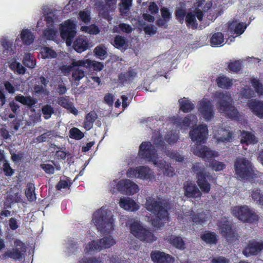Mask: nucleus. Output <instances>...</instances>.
I'll return each mask as SVG.
<instances>
[{
    "mask_svg": "<svg viewBox=\"0 0 263 263\" xmlns=\"http://www.w3.org/2000/svg\"><path fill=\"white\" fill-rule=\"evenodd\" d=\"M153 145L150 142H143L140 145L138 155L147 161L152 163L158 168V171L161 172L164 175L173 176L174 174V170L166 162L159 159L158 154L154 148L155 147L164 149V142L162 141V137L159 132H157L152 137Z\"/></svg>",
    "mask_w": 263,
    "mask_h": 263,
    "instance_id": "f257e3e1",
    "label": "nucleus"
},
{
    "mask_svg": "<svg viewBox=\"0 0 263 263\" xmlns=\"http://www.w3.org/2000/svg\"><path fill=\"white\" fill-rule=\"evenodd\" d=\"M208 131L205 125H200L190 133V136L196 144L192 147V151L196 156L202 158L206 161H210L219 155L217 152L211 150L208 147L200 145L207 138Z\"/></svg>",
    "mask_w": 263,
    "mask_h": 263,
    "instance_id": "f03ea898",
    "label": "nucleus"
},
{
    "mask_svg": "<svg viewBox=\"0 0 263 263\" xmlns=\"http://www.w3.org/2000/svg\"><path fill=\"white\" fill-rule=\"evenodd\" d=\"M144 207L154 214L149 220L153 227L160 228L168 221V212L163 207L160 198L153 196L147 197Z\"/></svg>",
    "mask_w": 263,
    "mask_h": 263,
    "instance_id": "7ed1b4c3",
    "label": "nucleus"
},
{
    "mask_svg": "<svg viewBox=\"0 0 263 263\" xmlns=\"http://www.w3.org/2000/svg\"><path fill=\"white\" fill-rule=\"evenodd\" d=\"M216 106L219 112L231 119L239 120L241 116L237 109L232 104L231 94L228 91H217L214 94Z\"/></svg>",
    "mask_w": 263,
    "mask_h": 263,
    "instance_id": "20e7f679",
    "label": "nucleus"
},
{
    "mask_svg": "<svg viewBox=\"0 0 263 263\" xmlns=\"http://www.w3.org/2000/svg\"><path fill=\"white\" fill-rule=\"evenodd\" d=\"M92 222L100 232L109 233L114 229V219L111 211L102 207L96 211L92 217Z\"/></svg>",
    "mask_w": 263,
    "mask_h": 263,
    "instance_id": "39448f33",
    "label": "nucleus"
},
{
    "mask_svg": "<svg viewBox=\"0 0 263 263\" xmlns=\"http://www.w3.org/2000/svg\"><path fill=\"white\" fill-rule=\"evenodd\" d=\"M126 225L129 226L130 233L140 240L148 243L156 240L157 237L149 229L138 219H131L128 220Z\"/></svg>",
    "mask_w": 263,
    "mask_h": 263,
    "instance_id": "423d86ee",
    "label": "nucleus"
},
{
    "mask_svg": "<svg viewBox=\"0 0 263 263\" xmlns=\"http://www.w3.org/2000/svg\"><path fill=\"white\" fill-rule=\"evenodd\" d=\"M234 168L235 174L240 179H247L254 177V170L252 163L246 158H237Z\"/></svg>",
    "mask_w": 263,
    "mask_h": 263,
    "instance_id": "0eeeda50",
    "label": "nucleus"
},
{
    "mask_svg": "<svg viewBox=\"0 0 263 263\" xmlns=\"http://www.w3.org/2000/svg\"><path fill=\"white\" fill-rule=\"evenodd\" d=\"M232 214L243 222H255L258 221V216L248 206H235L232 209Z\"/></svg>",
    "mask_w": 263,
    "mask_h": 263,
    "instance_id": "6e6552de",
    "label": "nucleus"
},
{
    "mask_svg": "<svg viewBox=\"0 0 263 263\" xmlns=\"http://www.w3.org/2000/svg\"><path fill=\"white\" fill-rule=\"evenodd\" d=\"M192 169L194 172L196 173L197 184L204 193H208L211 189V185L205 180L206 178L210 179L209 173L205 172L204 166L200 163H196L193 165Z\"/></svg>",
    "mask_w": 263,
    "mask_h": 263,
    "instance_id": "1a4fd4ad",
    "label": "nucleus"
},
{
    "mask_svg": "<svg viewBox=\"0 0 263 263\" xmlns=\"http://www.w3.org/2000/svg\"><path fill=\"white\" fill-rule=\"evenodd\" d=\"M60 34L62 39L66 41L68 46H70L73 38L76 34V23L74 20H68L61 24Z\"/></svg>",
    "mask_w": 263,
    "mask_h": 263,
    "instance_id": "9d476101",
    "label": "nucleus"
},
{
    "mask_svg": "<svg viewBox=\"0 0 263 263\" xmlns=\"http://www.w3.org/2000/svg\"><path fill=\"white\" fill-rule=\"evenodd\" d=\"M126 175L128 178H135L150 181H152L155 178L153 170L148 167L144 166L129 168L126 172Z\"/></svg>",
    "mask_w": 263,
    "mask_h": 263,
    "instance_id": "9b49d317",
    "label": "nucleus"
},
{
    "mask_svg": "<svg viewBox=\"0 0 263 263\" xmlns=\"http://www.w3.org/2000/svg\"><path fill=\"white\" fill-rule=\"evenodd\" d=\"M199 114L206 121H209L214 117V106L212 100L203 98L198 104Z\"/></svg>",
    "mask_w": 263,
    "mask_h": 263,
    "instance_id": "f8f14e48",
    "label": "nucleus"
},
{
    "mask_svg": "<svg viewBox=\"0 0 263 263\" xmlns=\"http://www.w3.org/2000/svg\"><path fill=\"white\" fill-rule=\"evenodd\" d=\"M14 248L8 250L3 255V258L7 257L14 260L21 259L26 252V246L22 241L16 239L14 242Z\"/></svg>",
    "mask_w": 263,
    "mask_h": 263,
    "instance_id": "ddd939ff",
    "label": "nucleus"
},
{
    "mask_svg": "<svg viewBox=\"0 0 263 263\" xmlns=\"http://www.w3.org/2000/svg\"><path fill=\"white\" fill-rule=\"evenodd\" d=\"M171 121L177 127L182 129H186L189 126L195 125L197 122V118L194 115H190L181 119L179 117H173L171 118Z\"/></svg>",
    "mask_w": 263,
    "mask_h": 263,
    "instance_id": "4468645a",
    "label": "nucleus"
},
{
    "mask_svg": "<svg viewBox=\"0 0 263 263\" xmlns=\"http://www.w3.org/2000/svg\"><path fill=\"white\" fill-rule=\"evenodd\" d=\"M263 250V241L252 240L243 251V254L246 257L257 255Z\"/></svg>",
    "mask_w": 263,
    "mask_h": 263,
    "instance_id": "2eb2a0df",
    "label": "nucleus"
},
{
    "mask_svg": "<svg viewBox=\"0 0 263 263\" xmlns=\"http://www.w3.org/2000/svg\"><path fill=\"white\" fill-rule=\"evenodd\" d=\"M196 18L201 21L203 18L202 12L199 9H196L188 12L186 15L185 22L188 27L193 29L196 28L198 26Z\"/></svg>",
    "mask_w": 263,
    "mask_h": 263,
    "instance_id": "dca6fc26",
    "label": "nucleus"
},
{
    "mask_svg": "<svg viewBox=\"0 0 263 263\" xmlns=\"http://www.w3.org/2000/svg\"><path fill=\"white\" fill-rule=\"evenodd\" d=\"M219 230L220 233L226 237L228 240L231 241L237 239V235L232 229L230 222L227 220L223 219L220 222Z\"/></svg>",
    "mask_w": 263,
    "mask_h": 263,
    "instance_id": "f3484780",
    "label": "nucleus"
},
{
    "mask_svg": "<svg viewBox=\"0 0 263 263\" xmlns=\"http://www.w3.org/2000/svg\"><path fill=\"white\" fill-rule=\"evenodd\" d=\"M247 27V25L245 23L237 20H234L229 24L228 32L231 36L234 34L237 35H240L243 33Z\"/></svg>",
    "mask_w": 263,
    "mask_h": 263,
    "instance_id": "a211bd4d",
    "label": "nucleus"
},
{
    "mask_svg": "<svg viewBox=\"0 0 263 263\" xmlns=\"http://www.w3.org/2000/svg\"><path fill=\"white\" fill-rule=\"evenodd\" d=\"M214 137L218 143L220 142L226 143L232 140V133L229 129L220 127L215 131Z\"/></svg>",
    "mask_w": 263,
    "mask_h": 263,
    "instance_id": "6ab92c4d",
    "label": "nucleus"
},
{
    "mask_svg": "<svg viewBox=\"0 0 263 263\" xmlns=\"http://www.w3.org/2000/svg\"><path fill=\"white\" fill-rule=\"evenodd\" d=\"M153 261L157 263H173L174 258L169 254L160 251H153L151 253Z\"/></svg>",
    "mask_w": 263,
    "mask_h": 263,
    "instance_id": "aec40b11",
    "label": "nucleus"
},
{
    "mask_svg": "<svg viewBox=\"0 0 263 263\" xmlns=\"http://www.w3.org/2000/svg\"><path fill=\"white\" fill-rule=\"evenodd\" d=\"M119 204L122 209L128 211H135L139 209V204L132 198L128 197H121Z\"/></svg>",
    "mask_w": 263,
    "mask_h": 263,
    "instance_id": "412c9836",
    "label": "nucleus"
},
{
    "mask_svg": "<svg viewBox=\"0 0 263 263\" xmlns=\"http://www.w3.org/2000/svg\"><path fill=\"white\" fill-rule=\"evenodd\" d=\"M184 189L185 195L187 197L195 198L201 196V192L193 182H186L184 183Z\"/></svg>",
    "mask_w": 263,
    "mask_h": 263,
    "instance_id": "4be33fe9",
    "label": "nucleus"
},
{
    "mask_svg": "<svg viewBox=\"0 0 263 263\" xmlns=\"http://www.w3.org/2000/svg\"><path fill=\"white\" fill-rule=\"evenodd\" d=\"M74 66H81L83 67L89 68L92 67L95 70L100 71L103 68V64L99 62L91 61L90 59H83L74 62Z\"/></svg>",
    "mask_w": 263,
    "mask_h": 263,
    "instance_id": "5701e85b",
    "label": "nucleus"
},
{
    "mask_svg": "<svg viewBox=\"0 0 263 263\" xmlns=\"http://www.w3.org/2000/svg\"><path fill=\"white\" fill-rule=\"evenodd\" d=\"M184 218L185 219H189L194 224H202L208 218L207 215L204 213H200L198 214H194L193 211L186 212L184 213Z\"/></svg>",
    "mask_w": 263,
    "mask_h": 263,
    "instance_id": "b1692460",
    "label": "nucleus"
},
{
    "mask_svg": "<svg viewBox=\"0 0 263 263\" xmlns=\"http://www.w3.org/2000/svg\"><path fill=\"white\" fill-rule=\"evenodd\" d=\"M121 183L123 184V190L121 193L127 195H133L139 191V186L135 183L129 179L122 180Z\"/></svg>",
    "mask_w": 263,
    "mask_h": 263,
    "instance_id": "393cba45",
    "label": "nucleus"
},
{
    "mask_svg": "<svg viewBox=\"0 0 263 263\" xmlns=\"http://www.w3.org/2000/svg\"><path fill=\"white\" fill-rule=\"evenodd\" d=\"M248 104L254 115L263 119V101L252 99L249 101Z\"/></svg>",
    "mask_w": 263,
    "mask_h": 263,
    "instance_id": "a878e982",
    "label": "nucleus"
},
{
    "mask_svg": "<svg viewBox=\"0 0 263 263\" xmlns=\"http://www.w3.org/2000/svg\"><path fill=\"white\" fill-rule=\"evenodd\" d=\"M216 83L218 86L221 88L229 89L232 86L235 80L230 79L223 74H220L217 78Z\"/></svg>",
    "mask_w": 263,
    "mask_h": 263,
    "instance_id": "bb28decb",
    "label": "nucleus"
},
{
    "mask_svg": "<svg viewBox=\"0 0 263 263\" xmlns=\"http://www.w3.org/2000/svg\"><path fill=\"white\" fill-rule=\"evenodd\" d=\"M240 142L242 144H255L258 142L257 138L253 133L242 131L241 133Z\"/></svg>",
    "mask_w": 263,
    "mask_h": 263,
    "instance_id": "cd10ccee",
    "label": "nucleus"
},
{
    "mask_svg": "<svg viewBox=\"0 0 263 263\" xmlns=\"http://www.w3.org/2000/svg\"><path fill=\"white\" fill-rule=\"evenodd\" d=\"M7 201L10 204L14 202H21V192L17 187H14L10 190L7 197Z\"/></svg>",
    "mask_w": 263,
    "mask_h": 263,
    "instance_id": "c85d7f7f",
    "label": "nucleus"
},
{
    "mask_svg": "<svg viewBox=\"0 0 263 263\" xmlns=\"http://www.w3.org/2000/svg\"><path fill=\"white\" fill-rule=\"evenodd\" d=\"M101 251L98 240H91L86 244L84 248L85 254H93Z\"/></svg>",
    "mask_w": 263,
    "mask_h": 263,
    "instance_id": "c756f323",
    "label": "nucleus"
},
{
    "mask_svg": "<svg viewBox=\"0 0 263 263\" xmlns=\"http://www.w3.org/2000/svg\"><path fill=\"white\" fill-rule=\"evenodd\" d=\"M58 103L61 106L66 108L69 111L74 115L78 114L77 109L73 106L72 104L69 102L67 97H61L58 98Z\"/></svg>",
    "mask_w": 263,
    "mask_h": 263,
    "instance_id": "7c9ffc66",
    "label": "nucleus"
},
{
    "mask_svg": "<svg viewBox=\"0 0 263 263\" xmlns=\"http://www.w3.org/2000/svg\"><path fill=\"white\" fill-rule=\"evenodd\" d=\"M88 44L87 40L84 37H79L73 43V48L74 50L81 53L87 49Z\"/></svg>",
    "mask_w": 263,
    "mask_h": 263,
    "instance_id": "2f4dec72",
    "label": "nucleus"
},
{
    "mask_svg": "<svg viewBox=\"0 0 263 263\" xmlns=\"http://www.w3.org/2000/svg\"><path fill=\"white\" fill-rule=\"evenodd\" d=\"M101 250L103 249H107L116 244L115 239L111 236H104L98 240Z\"/></svg>",
    "mask_w": 263,
    "mask_h": 263,
    "instance_id": "473e14b6",
    "label": "nucleus"
},
{
    "mask_svg": "<svg viewBox=\"0 0 263 263\" xmlns=\"http://www.w3.org/2000/svg\"><path fill=\"white\" fill-rule=\"evenodd\" d=\"M224 39L221 32H216L212 34L210 39V44L213 47L222 46L224 44Z\"/></svg>",
    "mask_w": 263,
    "mask_h": 263,
    "instance_id": "72a5a7b5",
    "label": "nucleus"
},
{
    "mask_svg": "<svg viewBox=\"0 0 263 263\" xmlns=\"http://www.w3.org/2000/svg\"><path fill=\"white\" fill-rule=\"evenodd\" d=\"M136 76V73L133 70L122 73L119 76V80L121 83L125 84L129 83Z\"/></svg>",
    "mask_w": 263,
    "mask_h": 263,
    "instance_id": "f704fd0d",
    "label": "nucleus"
},
{
    "mask_svg": "<svg viewBox=\"0 0 263 263\" xmlns=\"http://www.w3.org/2000/svg\"><path fill=\"white\" fill-rule=\"evenodd\" d=\"M167 241L175 248L183 250L185 248V243L180 237L172 235L167 238Z\"/></svg>",
    "mask_w": 263,
    "mask_h": 263,
    "instance_id": "c9c22d12",
    "label": "nucleus"
},
{
    "mask_svg": "<svg viewBox=\"0 0 263 263\" xmlns=\"http://www.w3.org/2000/svg\"><path fill=\"white\" fill-rule=\"evenodd\" d=\"M97 118V115L94 111H91L85 117L84 127L87 130H90L93 126L95 121Z\"/></svg>",
    "mask_w": 263,
    "mask_h": 263,
    "instance_id": "e433bc0d",
    "label": "nucleus"
},
{
    "mask_svg": "<svg viewBox=\"0 0 263 263\" xmlns=\"http://www.w3.org/2000/svg\"><path fill=\"white\" fill-rule=\"evenodd\" d=\"M21 39L23 43L26 45H30L33 41L34 37L30 30L23 29L20 34Z\"/></svg>",
    "mask_w": 263,
    "mask_h": 263,
    "instance_id": "4c0bfd02",
    "label": "nucleus"
},
{
    "mask_svg": "<svg viewBox=\"0 0 263 263\" xmlns=\"http://www.w3.org/2000/svg\"><path fill=\"white\" fill-rule=\"evenodd\" d=\"M180 108L183 112H187L194 108V105L186 98H182L179 100Z\"/></svg>",
    "mask_w": 263,
    "mask_h": 263,
    "instance_id": "58836bf2",
    "label": "nucleus"
},
{
    "mask_svg": "<svg viewBox=\"0 0 263 263\" xmlns=\"http://www.w3.org/2000/svg\"><path fill=\"white\" fill-rule=\"evenodd\" d=\"M16 101L19 102L24 105L31 106L35 104L36 101L30 96H24L17 95L15 98Z\"/></svg>",
    "mask_w": 263,
    "mask_h": 263,
    "instance_id": "ea45409f",
    "label": "nucleus"
},
{
    "mask_svg": "<svg viewBox=\"0 0 263 263\" xmlns=\"http://www.w3.org/2000/svg\"><path fill=\"white\" fill-rule=\"evenodd\" d=\"M113 45L120 49H125L127 47L126 39L121 35H117L114 39Z\"/></svg>",
    "mask_w": 263,
    "mask_h": 263,
    "instance_id": "a19ab883",
    "label": "nucleus"
},
{
    "mask_svg": "<svg viewBox=\"0 0 263 263\" xmlns=\"http://www.w3.org/2000/svg\"><path fill=\"white\" fill-rule=\"evenodd\" d=\"M41 56L43 59L55 58L57 57L56 52L48 47H44L41 49Z\"/></svg>",
    "mask_w": 263,
    "mask_h": 263,
    "instance_id": "79ce46f5",
    "label": "nucleus"
},
{
    "mask_svg": "<svg viewBox=\"0 0 263 263\" xmlns=\"http://www.w3.org/2000/svg\"><path fill=\"white\" fill-rule=\"evenodd\" d=\"M84 76V71L79 68L74 69L72 70V80L76 85H78L79 84L80 81L83 78Z\"/></svg>",
    "mask_w": 263,
    "mask_h": 263,
    "instance_id": "37998d69",
    "label": "nucleus"
},
{
    "mask_svg": "<svg viewBox=\"0 0 263 263\" xmlns=\"http://www.w3.org/2000/svg\"><path fill=\"white\" fill-rule=\"evenodd\" d=\"M43 13L45 16V19L46 20V23L48 26L52 25L53 22V14L51 12V10L50 7L47 6H44L42 8Z\"/></svg>",
    "mask_w": 263,
    "mask_h": 263,
    "instance_id": "c03bdc74",
    "label": "nucleus"
},
{
    "mask_svg": "<svg viewBox=\"0 0 263 263\" xmlns=\"http://www.w3.org/2000/svg\"><path fill=\"white\" fill-rule=\"evenodd\" d=\"M23 63L25 66L30 68H33L36 65L34 57L28 53L25 54L23 60Z\"/></svg>",
    "mask_w": 263,
    "mask_h": 263,
    "instance_id": "a18cd8bd",
    "label": "nucleus"
},
{
    "mask_svg": "<svg viewBox=\"0 0 263 263\" xmlns=\"http://www.w3.org/2000/svg\"><path fill=\"white\" fill-rule=\"evenodd\" d=\"M35 187L32 183L27 184V188L25 191V195L28 200L32 201L36 200V197L34 193Z\"/></svg>",
    "mask_w": 263,
    "mask_h": 263,
    "instance_id": "49530a36",
    "label": "nucleus"
},
{
    "mask_svg": "<svg viewBox=\"0 0 263 263\" xmlns=\"http://www.w3.org/2000/svg\"><path fill=\"white\" fill-rule=\"evenodd\" d=\"M133 30V27L126 23H121L119 26H115L112 29L114 32H120V31L126 33H129Z\"/></svg>",
    "mask_w": 263,
    "mask_h": 263,
    "instance_id": "de8ad7c7",
    "label": "nucleus"
},
{
    "mask_svg": "<svg viewBox=\"0 0 263 263\" xmlns=\"http://www.w3.org/2000/svg\"><path fill=\"white\" fill-rule=\"evenodd\" d=\"M10 69L16 72L18 74H24L25 72L26 69L23 65L19 62H17L16 60L12 61L10 64Z\"/></svg>",
    "mask_w": 263,
    "mask_h": 263,
    "instance_id": "09e8293b",
    "label": "nucleus"
},
{
    "mask_svg": "<svg viewBox=\"0 0 263 263\" xmlns=\"http://www.w3.org/2000/svg\"><path fill=\"white\" fill-rule=\"evenodd\" d=\"M201 237L202 240L209 243H214L217 240L216 235L213 232H206Z\"/></svg>",
    "mask_w": 263,
    "mask_h": 263,
    "instance_id": "8fccbe9b",
    "label": "nucleus"
},
{
    "mask_svg": "<svg viewBox=\"0 0 263 263\" xmlns=\"http://www.w3.org/2000/svg\"><path fill=\"white\" fill-rule=\"evenodd\" d=\"M81 31L88 33L90 34H97L100 32V29L98 26L93 24L89 26H83L81 27Z\"/></svg>",
    "mask_w": 263,
    "mask_h": 263,
    "instance_id": "3c124183",
    "label": "nucleus"
},
{
    "mask_svg": "<svg viewBox=\"0 0 263 263\" xmlns=\"http://www.w3.org/2000/svg\"><path fill=\"white\" fill-rule=\"evenodd\" d=\"M252 86L255 90L256 92L259 95H263V86L259 80L256 78L251 80Z\"/></svg>",
    "mask_w": 263,
    "mask_h": 263,
    "instance_id": "603ef678",
    "label": "nucleus"
},
{
    "mask_svg": "<svg viewBox=\"0 0 263 263\" xmlns=\"http://www.w3.org/2000/svg\"><path fill=\"white\" fill-rule=\"evenodd\" d=\"M90 12L88 9L81 11L79 14V20L85 24H88L90 21Z\"/></svg>",
    "mask_w": 263,
    "mask_h": 263,
    "instance_id": "864d4df0",
    "label": "nucleus"
},
{
    "mask_svg": "<svg viewBox=\"0 0 263 263\" xmlns=\"http://www.w3.org/2000/svg\"><path fill=\"white\" fill-rule=\"evenodd\" d=\"M94 53L100 59H104L106 57L107 52L106 48L104 46L99 45L95 48Z\"/></svg>",
    "mask_w": 263,
    "mask_h": 263,
    "instance_id": "5fc2aeb1",
    "label": "nucleus"
},
{
    "mask_svg": "<svg viewBox=\"0 0 263 263\" xmlns=\"http://www.w3.org/2000/svg\"><path fill=\"white\" fill-rule=\"evenodd\" d=\"M42 111L45 119H48L51 117L52 114L54 112L53 108L49 105L43 106Z\"/></svg>",
    "mask_w": 263,
    "mask_h": 263,
    "instance_id": "6e6d98bb",
    "label": "nucleus"
},
{
    "mask_svg": "<svg viewBox=\"0 0 263 263\" xmlns=\"http://www.w3.org/2000/svg\"><path fill=\"white\" fill-rule=\"evenodd\" d=\"M252 198L260 205H263V195L260 193V190L254 189L252 191Z\"/></svg>",
    "mask_w": 263,
    "mask_h": 263,
    "instance_id": "4d7b16f0",
    "label": "nucleus"
},
{
    "mask_svg": "<svg viewBox=\"0 0 263 263\" xmlns=\"http://www.w3.org/2000/svg\"><path fill=\"white\" fill-rule=\"evenodd\" d=\"M70 137L77 140L81 139L84 137V134L78 128L73 127L69 131Z\"/></svg>",
    "mask_w": 263,
    "mask_h": 263,
    "instance_id": "13d9d810",
    "label": "nucleus"
},
{
    "mask_svg": "<svg viewBox=\"0 0 263 263\" xmlns=\"http://www.w3.org/2000/svg\"><path fill=\"white\" fill-rule=\"evenodd\" d=\"M79 60L73 59L70 65H63L61 67L60 69L65 76L69 74L72 70V68L76 67H81V66H74L73 63L74 62H78Z\"/></svg>",
    "mask_w": 263,
    "mask_h": 263,
    "instance_id": "bf43d9fd",
    "label": "nucleus"
},
{
    "mask_svg": "<svg viewBox=\"0 0 263 263\" xmlns=\"http://www.w3.org/2000/svg\"><path fill=\"white\" fill-rule=\"evenodd\" d=\"M44 34L47 39L54 40L57 36L58 32L53 28H48L45 30Z\"/></svg>",
    "mask_w": 263,
    "mask_h": 263,
    "instance_id": "052dcab7",
    "label": "nucleus"
},
{
    "mask_svg": "<svg viewBox=\"0 0 263 263\" xmlns=\"http://www.w3.org/2000/svg\"><path fill=\"white\" fill-rule=\"evenodd\" d=\"M80 6L79 2L78 0H70L67 4L64 10L66 11H72L75 9H77Z\"/></svg>",
    "mask_w": 263,
    "mask_h": 263,
    "instance_id": "680f3d73",
    "label": "nucleus"
},
{
    "mask_svg": "<svg viewBox=\"0 0 263 263\" xmlns=\"http://www.w3.org/2000/svg\"><path fill=\"white\" fill-rule=\"evenodd\" d=\"M229 69L232 72H237L242 67V63L240 61H236L231 62L228 65Z\"/></svg>",
    "mask_w": 263,
    "mask_h": 263,
    "instance_id": "e2e57ef3",
    "label": "nucleus"
},
{
    "mask_svg": "<svg viewBox=\"0 0 263 263\" xmlns=\"http://www.w3.org/2000/svg\"><path fill=\"white\" fill-rule=\"evenodd\" d=\"M165 154L171 158L175 159L176 161L180 162L183 160V157L180 153L176 152L165 151Z\"/></svg>",
    "mask_w": 263,
    "mask_h": 263,
    "instance_id": "0e129e2a",
    "label": "nucleus"
},
{
    "mask_svg": "<svg viewBox=\"0 0 263 263\" xmlns=\"http://www.w3.org/2000/svg\"><path fill=\"white\" fill-rule=\"evenodd\" d=\"M209 166L215 171H220L224 168L226 165L222 162L214 161L210 162Z\"/></svg>",
    "mask_w": 263,
    "mask_h": 263,
    "instance_id": "69168bd1",
    "label": "nucleus"
},
{
    "mask_svg": "<svg viewBox=\"0 0 263 263\" xmlns=\"http://www.w3.org/2000/svg\"><path fill=\"white\" fill-rule=\"evenodd\" d=\"M1 42L2 46L9 52L10 54H12L14 53V50L12 49V42L8 41L6 39H3Z\"/></svg>",
    "mask_w": 263,
    "mask_h": 263,
    "instance_id": "338daca9",
    "label": "nucleus"
},
{
    "mask_svg": "<svg viewBox=\"0 0 263 263\" xmlns=\"http://www.w3.org/2000/svg\"><path fill=\"white\" fill-rule=\"evenodd\" d=\"M122 180H114L110 182V186L113 189L112 191L113 192H115L114 190L117 189L119 192H121L123 190V184L121 183Z\"/></svg>",
    "mask_w": 263,
    "mask_h": 263,
    "instance_id": "774afa93",
    "label": "nucleus"
}]
</instances>
